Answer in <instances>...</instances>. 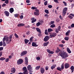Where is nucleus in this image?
<instances>
[{
    "label": "nucleus",
    "mask_w": 74,
    "mask_h": 74,
    "mask_svg": "<svg viewBox=\"0 0 74 74\" xmlns=\"http://www.w3.org/2000/svg\"><path fill=\"white\" fill-rule=\"evenodd\" d=\"M32 45L33 47H38V45H37L36 42H32Z\"/></svg>",
    "instance_id": "nucleus-12"
},
{
    "label": "nucleus",
    "mask_w": 74,
    "mask_h": 74,
    "mask_svg": "<svg viewBox=\"0 0 74 74\" xmlns=\"http://www.w3.org/2000/svg\"><path fill=\"white\" fill-rule=\"evenodd\" d=\"M54 1L55 3H58V0H54Z\"/></svg>",
    "instance_id": "nucleus-60"
},
{
    "label": "nucleus",
    "mask_w": 74,
    "mask_h": 74,
    "mask_svg": "<svg viewBox=\"0 0 74 74\" xmlns=\"http://www.w3.org/2000/svg\"><path fill=\"white\" fill-rule=\"evenodd\" d=\"M40 71L42 74H43L45 72V69L44 68H42L40 69Z\"/></svg>",
    "instance_id": "nucleus-19"
},
{
    "label": "nucleus",
    "mask_w": 74,
    "mask_h": 74,
    "mask_svg": "<svg viewBox=\"0 0 74 74\" xmlns=\"http://www.w3.org/2000/svg\"><path fill=\"white\" fill-rule=\"evenodd\" d=\"M64 39L65 40H66V41H68V40H69V38L68 37H65L64 38Z\"/></svg>",
    "instance_id": "nucleus-40"
},
{
    "label": "nucleus",
    "mask_w": 74,
    "mask_h": 74,
    "mask_svg": "<svg viewBox=\"0 0 74 74\" xmlns=\"http://www.w3.org/2000/svg\"><path fill=\"white\" fill-rule=\"evenodd\" d=\"M49 69V67L48 66H47L45 67L46 70H48Z\"/></svg>",
    "instance_id": "nucleus-57"
},
{
    "label": "nucleus",
    "mask_w": 74,
    "mask_h": 74,
    "mask_svg": "<svg viewBox=\"0 0 74 74\" xmlns=\"http://www.w3.org/2000/svg\"><path fill=\"white\" fill-rule=\"evenodd\" d=\"M8 1L9 0H5V3L7 4L8 3Z\"/></svg>",
    "instance_id": "nucleus-48"
},
{
    "label": "nucleus",
    "mask_w": 74,
    "mask_h": 74,
    "mask_svg": "<svg viewBox=\"0 0 74 74\" xmlns=\"http://www.w3.org/2000/svg\"><path fill=\"white\" fill-rule=\"evenodd\" d=\"M23 70L24 71L23 73L24 74H28V71L27 70L26 67H24L23 68Z\"/></svg>",
    "instance_id": "nucleus-5"
},
{
    "label": "nucleus",
    "mask_w": 74,
    "mask_h": 74,
    "mask_svg": "<svg viewBox=\"0 0 74 74\" xmlns=\"http://www.w3.org/2000/svg\"><path fill=\"white\" fill-rule=\"evenodd\" d=\"M74 66H72L71 67V73H73L74 72Z\"/></svg>",
    "instance_id": "nucleus-21"
},
{
    "label": "nucleus",
    "mask_w": 74,
    "mask_h": 74,
    "mask_svg": "<svg viewBox=\"0 0 74 74\" xmlns=\"http://www.w3.org/2000/svg\"><path fill=\"white\" fill-rule=\"evenodd\" d=\"M61 69V70H63L64 69V64H63L62 65Z\"/></svg>",
    "instance_id": "nucleus-34"
},
{
    "label": "nucleus",
    "mask_w": 74,
    "mask_h": 74,
    "mask_svg": "<svg viewBox=\"0 0 74 74\" xmlns=\"http://www.w3.org/2000/svg\"><path fill=\"white\" fill-rule=\"evenodd\" d=\"M36 25L37 26H39V25H40V23L38 22L36 23Z\"/></svg>",
    "instance_id": "nucleus-44"
},
{
    "label": "nucleus",
    "mask_w": 74,
    "mask_h": 74,
    "mask_svg": "<svg viewBox=\"0 0 74 74\" xmlns=\"http://www.w3.org/2000/svg\"><path fill=\"white\" fill-rule=\"evenodd\" d=\"M32 66L31 65H29L28 66H27V69L29 71L30 73H32L33 71H32V67H31Z\"/></svg>",
    "instance_id": "nucleus-4"
},
{
    "label": "nucleus",
    "mask_w": 74,
    "mask_h": 74,
    "mask_svg": "<svg viewBox=\"0 0 74 74\" xmlns=\"http://www.w3.org/2000/svg\"><path fill=\"white\" fill-rule=\"evenodd\" d=\"M23 63V60L21 59H19L17 61V63L18 64H21Z\"/></svg>",
    "instance_id": "nucleus-6"
},
{
    "label": "nucleus",
    "mask_w": 74,
    "mask_h": 74,
    "mask_svg": "<svg viewBox=\"0 0 74 74\" xmlns=\"http://www.w3.org/2000/svg\"><path fill=\"white\" fill-rule=\"evenodd\" d=\"M68 17L70 18V19H72L73 18V17L71 15H70V14L69 16H68Z\"/></svg>",
    "instance_id": "nucleus-36"
},
{
    "label": "nucleus",
    "mask_w": 74,
    "mask_h": 74,
    "mask_svg": "<svg viewBox=\"0 0 74 74\" xmlns=\"http://www.w3.org/2000/svg\"><path fill=\"white\" fill-rule=\"evenodd\" d=\"M59 30L58 29H56L55 31L57 33H59Z\"/></svg>",
    "instance_id": "nucleus-46"
},
{
    "label": "nucleus",
    "mask_w": 74,
    "mask_h": 74,
    "mask_svg": "<svg viewBox=\"0 0 74 74\" xmlns=\"http://www.w3.org/2000/svg\"><path fill=\"white\" fill-rule=\"evenodd\" d=\"M14 15L15 17H17V18L19 17V15L17 14H14Z\"/></svg>",
    "instance_id": "nucleus-32"
},
{
    "label": "nucleus",
    "mask_w": 74,
    "mask_h": 74,
    "mask_svg": "<svg viewBox=\"0 0 74 74\" xmlns=\"http://www.w3.org/2000/svg\"><path fill=\"white\" fill-rule=\"evenodd\" d=\"M0 74H5V73L4 72L2 71L1 72Z\"/></svg>",
    "instance_id": "nucleus-64"
},
{
    "label": "nucleus",
    "mask_w": 74,
    "mask_h": 74,
    "mask_svg": "<svg viewBox=\"0 0 74 74\" xmlns=\"http://www.w3.org/2000/svg\"><path fill=\"white\" fill-rule=\"evenodd\" d=\"M53 53H54V51H50L49 53L50 54H53Z\"/></svg>",
    "instance_id": "nucleus-50"
},
{
    "label": "nucleus",
    "mask_w": 74,
    "mask_h": 74,
    "mask_svg": "<svg viewBox=\"0 0 74 74\" xmlns=\"http://www.w3.org/2000/svg\"><path fill=\"white\" fill-rule=\"evenodd\" d=\"M63 3L64 4V5H65V6H66V5H67V3L65 1H63Z\"/></svg>",
    "instance_id": "nucleus-54"
},
{
    "label": "nucleus",
    "mask_w": 74,
    "mask_h": 74,
    "mask_svg": "<svg viewBox=\"0 0 74 74\" xmlns=\"http://www.w3.org/2000/svg\"><path fill=\"white\" fill-rule=\"evenodd\" d=\"M53 31V29L51 28H49L48 29V32L49 33V32H52Z\"/></svg>",
    "instance_id": "nucleus-26"
},
{
    "label": "nucleus",
    "mask_w": 74,
    "mask_h": 74,
    "mask_svg": "<svg viewBox=\"0 0 74 74\" xmlns=\"http://www.w3.org/2000/svg\"><path fill=\"white\" fill-rule=\"evenodd\" d=\"M21 26H24L25 25L23 23H21Z\"/></svg>",
    "instance_id": "nucleus-61"
},
{
    "label": "nucleus",
    "mask_w": 74,
    "mask_h": 74,
    "mask_svg": "<svg viewBox=\"0 0 74 74\" xmlns=\"http://www.w3.org/2000/svg\"><path fill=\"white\" fill-rule=\"evenodd\" d=\"M57 49L56 51V53H58L60 51V49L58 47H57Z\"/></svg>",
    "instance_id": "nucleus-20"
},
{
    "label": "nucleus",
    "mask_w": 74,
    "mask_h": 74,
    "mask_svg": "<svg viewBox=\"0 0 74 74\" xmlns=\"http://www.w3.org/2000/svg\"><path fill=\"white\" fill-rule=\"evenodd\" d=\"M16 71V69L15 68H12L11 70V72L12 73H15V71Z\"/></svg>",
    "instance_id": "nucleus-13"
},
{
    "label": "nucleus",
    "mask_w": 74,
    "mask_h": 74,
    "mask_svg": "<svg viewBox=\"0 0 74 74\" xmlns=\"http://www.w3.org/2000/svg\"><path fill=\"white\" fill-rule=\"evenodd\" d=\"M47 29H46L45 31V33L46 35H48L49 34H48V32H47Z\"/></svg>",
    "instance_id": "nucleus-29"
},
{
    "label": "nucleus",
    "mask_w": 74,
    "mask_h": 74,
    "mask_svg": "<svg viewBox=\"0 0 74 74\" xmlns=\"http://www.w3.org/2000/svg\"><path fill=\"white\" fill-rule=\"evenodd\" d=\"M14 36L16 37V38H18V37H19L18 35H17L16 33L14 34Z\"/></svg>",
    "instance_id": "nucleus-42"
},
{
    "label": "nucleus",
    "mask_w": 74,
    "mask_h": 74,
    "mask_svg": "<svg viewBox=\"0 0 74 74\" xmlns=\"http://www.w3.org/2000/svg\"><path fill=\"white\" fill-rule=\"evenodd\" d=\"M34 14L35 15L38 16V15H39V14H40V13H39V12H34Z\"/></svg>",
    "instance_id": "nucleus-17"
},
{
    "label": "nucleus",
    "mask_w": 74,
    "mask_h": 74,
    "mask_svg": "<svg viewBox=\"0 0 74 74\" xmlns=\"http://www.w3.org/2000/svg\"><path fill=\"white\" fill-rule=\"evenodd\" d=\"M45 17H46V18H48V16H49L47 14H46L45 15Z\"/></svg>",
    "instance_id": "nucleus-55"
},
{
    "label": "nucleus",
    "mask_w": 74,
    "mask_h": 74,
    "mask_svg": "<svg viewBox=\"0 0 74 74\" xmlns=\"http://www.w3.org/2000/svg\"><path fill=\"white\" fill-rule=\"evenodd\" d=\"M2 45H3V42H0V46H2Z\"/></svg>",
    "instance_id": "nucleus-62"
},
{
    "label": "nucleus",
    "mask_w": 74,
    "mask_h": 74,
    "mask_svg": "<svg viewBox=\"0 0 74 74\" xmlns=\"http://www.w3.org/2000/svg\"><path fill=\"white\" fill-rule=\"evenodd\" d=\"M64 66L65 69H67L70 67V64L68 63H66L64 64Z\"/></svg>",
    "instance_id": "nucleus-9"
},
{
    "label": "nucleus",
    "mask_w": 74,
    "mask_h": 74,
    "mask_svg": "<svg viewBox=\"0 0 74 74\" xmlns=\"http://www.w3.org/2000/svg\"><path fill=\"white\" fill-rule=\"evenodd\" d=\"M36 30H37V32H38L39 33H41V30L39 28H36Z\"/></svg>",
    "instance_id": "nucleus-25"
},
{
    "label": "nucleus",
    "mask_w": 74,
    "mask_h": 74,
    "mask_svg": "<svg viewBox=\"0 0 74 74\" xmlns=\"http://www.w3.org/2000/svg\"><path fill=\"white\" fill-rule=\"evenodd\" d=\"M49 39V36H45L43 40L44 41H45V42H47V41H48Z\"/></svg>",
    "instance_id": "nucleus-8"
},
{
    "label": "nucleus",
    "mask_w": 74,
    "mask_h": 74,
    "mask_svg": "<svg viewBox=\"0 0 74 74\" xmlns=\"http://www.w3.org/2000/svg\"><path fill=\"white\" fill-rule=\"evenodd\" d=\"M59 46L60 47H61V48H62L63 47V45L62 44H59Z\"/></svg>",
    "instance_id": "nucleus-43"
},
{
    "label": "nucleus",
    "mask_w": 74,
    "mask_h": 74,
    "mask_svg": "<svg viewBox=\"0 0 74 74\" xmlns=\"http://www.w3.org/2000/svg\"><path fill=\"white\" fill-rule=\"evenodd\" d=\"M25 62L26 64H27L28 63V58H27V57H26L25 58Z\"/></svg>",
    "instance_id": "nucleus-23"
},
{
    "label": "nucleus",
    "mask_w": 74,
    "mask_h": 74,
    "mask_svg": "<svg viewBox=\"0 0 74 74\" xmlns=\"http://www.w3.org/2000/svg\"><path fill=\"white\" fill-rule=\"evenodd\" d=\"M48 7L49 8H51L52 7V6L51 5H49L48 6Z\"/></svg>",
    "instance_id": "nucleus-52"
},
{
    "label": "nucleus",
    "mask_w": 74,
    "mask_h": 74,
    "mask_svg": "<svg viewBox=\"0 0 74 74\" xmlns=\"http://www.w3.org/2000/svg\"><path fill=\"white\" fill-rule=\"evenodd\" d=\"M66 50L69 53H71V51H70V49L69 47H67L66 48Z\"/></svg>",
    "instance_id": "nucleus-18"
},
{
    "label": "nucleus",
    "mask_w": 74,
    "mask_h": 74,
    "mask_svg": "<svg viewBox=\"0 0 74 74\" xmlns=\"http://www.w3.org/2000/svg\"><path fill=\"white\" fill-rule=\"evenodd\" d=\"M17 26H18V27H21V23L18 24L17 25Z\"/></svg>",
    "instance_id": "nucleus-58"
},
{
    "label": "nucleus",
    "mask_w": 74,
    "mask_h": 74,
    "mask_svg": "<svg viewBox=\"0 0 74 74\" xmlns=\"http://www.w3.org/2000/svg\"><path fill=\"white\" fill-rule=\"evenodd\" d=\"M5 59V58H4V57H1L0 58V60H4Z\"/></svg>",
    "instance_id": "nucleus-31"
},
{
    "label": "nucleus",
    "mask_w": 74,
    "mask_h": 74,
    "mask_svg": "<svg viewBox=\"0 0 74 74\" xmlns=\"http://www.w3.org/2000/svg\"><path fill=\"white\" fill-rule=\"evenodd\" d=\"M47 52H48V53H50V52L51 51V50H50L49 49H47Z\"/></svg>",
    "instance_id": "nucleus-51"
},
{
    "label": "nucleus",
    "mask_w": 74,
    "mask_h": 74,
    "mask_svg": "<svg viewBox=\"0 0 74 74\" xmlns=\"http://www.w3.org/2000/svg\"><path fill=\"white\" fill-rule=\"evenodd\" d=\"M3 47H0V51H3Z\"/></svg>",
    "instance_id": "nucleus-56"
},
{
    "label": "nucleus",
    "mask_w": 74,
    "mask_h": 74,
    "mask_svg": "<svg viewBox=\"0 0 74 74\" xmlns=\"http://www.w3.org/2000/svg\"><path fill=\"white\" fill-rule=\"evenodd\" d=\"M71 27H74V24H73V23L71 25Z\"/></svg>",
    "instance_id": "nucleus-63"
},
{
    "label": "nucleus",
    "mask_w": 74,
    "mask_h": 74,
    "mask_svg": "<svg viewBox=\"0 0 74 74\" xmlns=\"http://www.w3.org/2000/svg\"><path fill=\"white\" fill-rule=\"evenodd\" d=\"M4 13L5 14V15L7 16H9V15H10V13L8 12L7 11H5L4 12Z\"/></svg>",
    "instance_id": "nucleus-10"
},
{
    "label": "nucleus",
    "mask_w": 74,
    "mask_h": 74,
    "mask_svg": "<svg viewBox=\"0 0 74 74\" xmlns=\"http://www.w3.org/2000/svg\"><path fill=\"white\" fill-rule=\"evenodd\" d=\"M59 54L63 59H66L69 56V55L66 52H63V51H60Z\"/></svg>",
    "instance_id": "nucleus-2"
},
{
    "label": "nucleus",
    "mask_w": 74,
    "mask_h": 74,
    "mask_svg": "<svg viewBox=\"0 0 74 74\" xmlns=\"http://www.w3.org/2000/svg\"><path fill=\"white\" fill-rule=\"evenodd\" d=\"M56 66V65H54L51 66V70H53V69H55Z\"/></svg>",
    "instance_id": "nucleus-22"
},
{
    "label": "nucleus",
    "mask_w": 74,
    "mask_h": 74,
    "mask_svg": "<svg viewBox=\"0 0 74 74\" xmlns=\"http://www.w3.org/2000/svg\"><path fill=\"white\" fill-rule=\"evenodd\" d=\"M38 35L39 37H41V36H42V34H41V33H39Z\"/></svg>",
    "instance_id": "nucleus-39"
},
{
    "label": "nucleus",
    "mask_w": 74,
    "mask_h": 74,
    "mask_svg": "<svg viewBox=\"0 0 74 74\" xmlns=\"http://www.w3.org/2000/svg\"><path fill=\"white\" fill-rule=\"evenodd\" d=\"M56 34H57L56 33H53L51 34L50 35V37L51 38L55 37L56 36Z\"/></svg>",
    "instance_id": "nucleus-7"
},
{
    "label": "nucleus",
    "mask_w": 74,
    "mask_h": 74,
    "mask_svg": "<svg viewBox=\"0 0 74 74\" xmlns=\"http://www.w3.org/2000/svg\"><path fill=\"white\" fill-rule=\"evenodd\" d=\"M59 18L61 19V20H62L63 19V18L61 16V15H60L59 16Z\"/></svg>",
    "instance_id": "nucleus-59"
},
{
    "label": "nucleus",
    "mask_w": 74,
    "mask_h": 74,
    "mask_svg": "<svg viewBox=\"0 0 74 74\" xmlns=\"http://www.w3.org/2000/svg\"><path fill=\"white\" fill-rule=\"evenodd\" d=\"M57 70H59V71H62V69L60 67H58L57 69Z\"/></svg>",
    "instance_id": "nucleus-41"
},
{
    "label": "nucleus",
    "mask_w": 74,
    "mask_h": 74,
    "mask_svg": "<svg viewBox=\"0 0 74 74\" xmlns=\"http://www.w3.org/2000/svg\"><path fill=\"white\" fill-rule=\"evenodd\" d=\"M37 8L33 6H32L31 7L32 10H35V9H37Z\"/></svg>",
    "instance_id": "nucleus-38"
},
{
    "label": "nucleus",
    "mask_w": 74,
    "mask_h": 74,
    "mask_svg": "<svg viewBox=\"0 0 74 74\" xmlns=\"http://www.w3.org/2000/svg\"><path fill=\"white\" fill-rule=\"evenodd\" d=\"M9 61V59L8 58H6L5 60V62H8Z\"/></svg>",
    "instance_id": "nucleus-53"
},
{
    "label": "nucleus",
    "mask_w": 74,
    "mask_h": 74,
    "mask_svg": "<svg viewBox=\"0 0 74 74\" xmlns=\"http://www.w3.org/2000/svg\"><path fill=\"white\" fill-rule=\"evenodd\" d=\"M12 36H10L9 37L7 36H4L3 39V47H5L7 45L5 42L7 44H10V42L12 41Z\"/></svg>",
    "instance_id": "nucleus-1"
},
{
    "label": "nucleus",
    "mask_w": 74,
    "mask_h": 74,
    "mask_svg": "<svg viewBox=\"0 0 74 74\" xmlns=\"http://www.w3.org/2000/svg\"><path fill=\"white\" fill-rule=\"evenodd\" d=\"M36 59L37 60H40V59H41V58H40V57H39V56L37 57L36 58Z\"/></svg>",
    "instance_id": "nucleus-33"
},
{
    "label": "nucleus",
    "mask_w": 74,
    "mask_h": 74,
    "mask_svg": "<svg viewBox=\"0 0 74 74\" xmlns=\"http://www.w3.org/2000/svg\"><path fill=\"white\" fill-rule=\"evenodd\" d=\"M48 42H45L44 43L43 45L44 47H46L48 45Z\"/></svg>",
    "instance_id": "nucleus-27"
},
{
    "label": "nucleus",
    "mask_w": 74,
    "mask_h": 74,
    "mask_svg": "<svg viewBox=\"0 0 74 74\" xmlns=\"http://www.w3.org/2000/svg\"><path fill=\"white\" fill-rule=\"evenodd\" d=\"M53 23H54V21H51V22L49 24L50 25H52V24H53Z\"/></svg>",
    "instance_id": "nucleus-47"
},
{
    "label": "nucleus",
    "mask_w": 74,
    "mask_h": 74,
    "mask_svg": "<svg viewBox=\"0 0 74 74\" xmlns=\"http://www.w3.org/2000/svg\"><path fill=\"white\" fill-rule=\"evenodd\" d=\"M24 41L25 44H27V43H28V42H29V40L26 39H25Z\"/></svg>",
    "instance_id": "nucleus-24"
},
{
    "label": "nucleus",
    "mask_w": 74,
    "mask_h": 74,
    "mask_svg": "<svg viewBox=\"0 0 74 74\" xmlns=\"http://www.w3.org/2000/svg\"><path fill=\"white\" fill-rule=\"evenodd\" d=\"M45 12L46 14H49V10H48L45 9Z\"/></svg>",
    "instance_id": "nucleus-28"
},
{
    "label": "nucleus",
    "mask_w": 74,
    "mask_h": 74,
    "mask_svg": "<svg viewBox=\"0 0 74 74\" xmlns=\"http://www.w3.org/2000/svg\"><path fill=\"white\" fill-rule=\"evenodd\" d=\"M67 11V8H64L63 10L62 14L64 15V16H65V15L66 14V12Z\"/></svg>",
    "instance_id": "nucleus-3"
},
{
    "label": "nucleus",
    "mask_w": 74,
    "mask_h": 74,
    "mask_svg": "<svg viewBox=\"0 0 74 74\" xmlns=\"http://www.w3.org/2000/svg\"><path fill=\"white\" fill-rule=\"evenodd\" d=\"M9 11L10 13H12V12L14 11V8H11L10 9Z\"/></svg>",
    "instance_id": "nucleus-15"
},
{
    "label": "nucleus",
    "mask_w": 74,
    "mask_h": 74,
    "mask_svg": "<svg viewBox=\"0 0 74 74\" xmlns=\"http://www.w3.org/2000/svg\"><path fill=\"white\" fill-rule=\"evenodd\" d=\"M48 4V1H46L44 3L45 5H47Z\"/></svg>",
    "instance_id": "nucleus-45"
},
{
    "label": "nucleus",
    "mask_w": 74,
    "mask_h": 74,
    "mask_svg": "<svg viewBox=\"0 0 74 74\" xmlns=\"http://www.w3.org/2000/svg\"><path fill=\"white\" fill-rule=\"evenodd\" d=\"M71 32V31L70 30H69L66 33L65 35L66 36H69L70 35V32Z\"/></svg>",
    "instance_id": "nucleus-16"
},
{
    "label": "nucleus",
    "mask_w": 74,
    "mask_h": 74,
    "mask_svg": "<svg viewBox=\"0 0 74 74\" xmlns=\"http://www.w3.org/2000/svg\"><path fill=\"white\" fill-rule=\"evenodd\" d=\"M20 18L21 19H22L23 18V16L22 15H21L20 17Z\"/></svg>",
    "instance_id": "nucleus-49"
},
{
    "label": "nucleus",
    "mask_w": 74,
    "mask_h": 74,
    "mask_svg": "<svg viewBox=\"0 0 74 74\" xmlns=\"http://www.w3.org/2000/svg\"><path fill=\"white\" fill-rule=\"evenodd\" d=\"M33 38H34V37H31L29 39V41H30L31 42H32V41H33Z\"/></svg>",
    "instance_id": "nucleus-35"
},
{
    "label": "nucleus",
    "mask_w": 74,
    "mask_h": 74,
    "mask_svg": "<svg viewBox=\"0 0 74 74\" xmlns=\"http://www.w3.org/2000/svg\"><path fill=\"white\" fill-rule=\"evenodd\" d=\"M40 66H37L35 68V69L36 70H39L40 69Z\"/></svg>",
    "instance_id": "nucleus-30"
},
{
    "label": "nucleus",
    "mask_w": 74,
    "mask_h": 74,
    "mask_svg": "<svg viewBox=\"0 0 74 74\" xmlns=\"http://www.w3.org/2000/svg\"><path fill=\"white\" fill-rule=\"evenodd\" d=\"M31 21H32L31 22L32 23H34L37 21V19H34V18L33 17L31 18Z\"/></svg>",
    "instance_id": "nucleus-14"
},
{
    "label": "nucleus",
    "mask_w": 74,
    "mask_h": 74,
    "mask_svg": "<svg viewBox=\"0 0 74 74\" xmlns=\"http://www.w3.org/2000/svg\"><path fill=\"white\" fill-rule=\"evenodd\" d=\"M27 51H24L23 52H22L21 54V56H23V55H26V53H27Z\"/></svg>",
    "instance_id": "nucleus-11"
},
{
    "label": "nucleus",
    "mask_w": 74,
    "mask_h": 74,
    "mask_svg": "<svg viewBox=\"0 0 74 74\" xmlns=\"http://www.w3.org/2000/svg\"><path fill=\"white\" fill-rule=\"evenodd\" d=\"M55 27V24H53L50 26V27H52V28H53Z\"/></svg>",
    "instance_id": "nucleus-37"
}]
</instances>
